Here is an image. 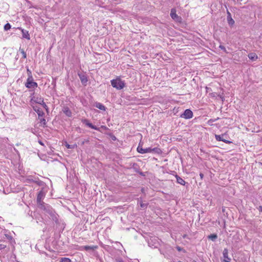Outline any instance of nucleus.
Segmentation results:
<instances>
[{
    "mask_svg": "<svg viewBox=\"0 0 262 262\" xmlns=\"http://www.w3.org/2000/svg\"><path fill=\"white\" fill-rule=\"evenodd\" d=\"M37 207L40 209L43 210L45 213L49 214L53 220H57L54 210L49 205L43 203Z\"/></svg>",
    "mask_w": 262,
    "mask_h": 262,
    "instance_id": "f257e3e1",
    "label": "nucleus"
},
{
    "mask_svg": "<svg viewBox=\"0 0 262 262\" xmlns=\"http://www.w3.org/2000/svg\"><path fill=\"white\" fill-rule=\"evenodd\" d=\"M159 150L158 148H152L151 147L146 148H143L141 146H140V144L139 145L138 147H137V151L140 154H145L147 152H158V151Z\"/></svg>",
    "mask_w": 262,
    "mask_h": 262,
    "instance_id": "f03ea898",
    "label": "nucleus"
},
{
    "mask_svg": "<svg viewBox=\"0 0 262 262\" xmlns=\"http://www.w3.org/2000/svg\"><path fill=\"white\" fill-rule=\"evenodd\" d=\"M112 85L118 90H121L124 86V82L120 79H113L111 80Z\"/></svg>",
    "mask_w": 262,
    "mask_h": 262,
    "instance_id": "7ed1b4c3",
    "label": "nucleus"
},
{
    "mask_svg": "<svg viewBox=\"0 0 262 262\" xmlns=\"http://www.w3.org/2000/svg\"><path fill=\"white\" fill-rule=\"evenodd\" d=\"M45 192L43 191L42 189L39 191V192L37 194L36 200L37 206L44 203L42 201V199L45 197Z\"/></svg>",
    "mask_w": 262,
    "mask_h": 262,
    "instance_id": "20e7f679",
    "label": "nucleus"
},
{
    "mask_svg": "<svg viewBox=\"0 0 262 262\" xmlns=\"http://www.w3.org/2000/svg\"><path fill=\"white\" fill-rule=\"evenodd\" d=\"M180 117L186 119H189L193 117V113L190 110L187 109L181 115Z\"/></svg>",
    "mask_w": 262,
    "mask_h": 262,
    "instance_id": "39448f33",
    "label": "nucleus"
},
{
    "mask_svg": "<svg viewBox=\"0 0 262 262\" xmlns=\"http://www.w3.org/2000/svg\"><path fill=\"white\" fill-rule=\"evenodd\" d=\"M26 86L28 88H34L37 86V83L32 81V76H30L29 77H28L27 82L26 84Z\"/></svg>",
    "mask_w": 262,
    "mask_h": 262,
    "instance_id": "423d86ee",
    "label": "nucleus"
},
{
    "mask_svg": "<svg viewBox=\"0 0 262 262\" xmlns=\"http://www.w3.org/2000/svg\"><path fill=\"white\" fill-rule=\"evenodd\" d=\"M82 122L92 129H95L98 131H100V128L97 127V126L93 125L91 123L89 122V121L88 119H82Z\"/></svg>",
    "mask_w": 262,
    "mask_h": 262,
    "instance_id": "0eeeda50",
    "label": "nucleus"
},
{
    "mask_svg": "<svg viewBox=\"0 0 262 262\" xmlns=\"http://www.w3.org/2000/svg\"><path fill=\"white\" fill-rule=\"evenodd\" d=\"M227 20L228 21V23L229 26H232L234 23V20L232 19L231 17V14L230 12L228 11V9L227 8Z\"/></svg>",
    "mask_w": 262,
    "mask_h": 262,
    "instance_id": "6e6552de",
    "label": "nucleus"
},
{
    "mask_svg": "<svg viewBox=\"0 0 262 262\" xmlns=\"http://www.w3.org/2000/svg\"><path fill=\"white\" fill-rule=\"evenodd\" d=\"M78 76L80 79L81 83L84 85H86V84L88 82V78H87L86 76L81 73H79Z\"/></svg>",
    "mask_w": 262,
    "mask_h": 262,
    "instance_id": "1a4fd4ad",
    "label": "nucleus"
},
{
    "mask_svg": "<svg viewBox=\"0 0 262 262\" xmlns=\"http://www.w3.org/2000/svg\"><path fill=\"white\" fill-rule=\"evenodd\" d=\"M18 29L21 30L23 34V37L24 38H26L28 40L30 39V35L28 31L21 29V28H18Z\"/></svg>",
    "mask_w": 262,
    "mask_h": 262,
    "instance_id": "9d476101",
    "label": "nucleus"
},
{
    "mask_svg": "<svg viewBox=\"0 0 262 262\" xmlns=\"http://www.w3.org/2000/svg\"><path fill=\"white\" fill-rule=\"evenodd\" d=\"M223 136L224 135H215V139L217 141H223L224 142L226 143H230L231 142L228 141V140H226L225 139H223Z\"/></svg>",
    "mask_w": 262,
    "mask_h": 262,
    "instance_id": "9b49d317",
    "label": "nucleus"
},
{
    "mask_svg": "<svg viewBox=\"0 0 262 262\" xmlns=\"http://www.w3.org/2000/svg\"><path fill=\"white\" fill-rule=\"evenodd\" d=\"M34 110L37 113L38 117H42L44 115L43 112L39 107H34Z\"/></svg>",
    "mask_w": 262,
    "mask_h": 262,
    "instance_id": "f8f14e48",
    "label": "nucleus"
},
{
    "mask_svg": "<svg viewBox=\"0 0 262 262\" xmlns=\"http://www.w3.org/2000/svg\"><path fill=\"white\" fill-rule=\"evenodd\" d=\"M63 112L68 117L72 116V112L71 110L69 109L68 107H64L63 108Z\"/></svg>",
    "mask_w": 262,
    "mask_h": 262,
    "instance_id": "ddd939ff",
    "label": "nucleus"
},
{
    "mask_svg": "<svg viewBox=\"0 0 262 262\" xmlns=\"http://www.w3.org/2000/svg\"><path fill=\"white\" fill-rule=\"evenodd\" d=\"M223 255L224 257L225 258L224 260H227L230 261L231 258L228 256V250L227 249H224L223 252Z\"/></svg>",
    "mask_w": 262,
    "mask_h": 262,
    "instance_id": "4468645a",
    "label": "nucleus"
},
{
    "mask_svg": "<svg viewBox=\"0 0 262 262\" xmlns=\"http://www.w3.org/2000/svg\"><path fill=\"white\" fill-rule=\"evenodd\" d=\"M176 179H177V182L182 185H185V181L181 177L178 176V175L176 176Z\"/></svg>",
    "mask_w": 262,
    "mask_h": 262,
    "instance_id": "2eb2a0df",
    "label": "nucleus"
},
{
    "mask_svg": "<svg viewBox=\"0 0 262 262\" xmlns=\"http://www.w3.org/2000/svg\"><path fill=\"white\" fill-rule=\"evenodd\" d=\"M170 16L173 19H175L179 17L178 15L176 14V10L174 9H172L171 10Z\"/></svg>",
    "mask_w": 262,
    "mask_h": 262,
    "instance_id": "dca6fc26",
    "label": "nucleus"
},
{
    "mask_svg": "<svg viewBox=\"0 0 262 262\" xmlns=\"http://www.w3.org/2000/svg\"><path fill=\"white\" fill-rule=\"evenodd\" d=\"M249 58L252 61H255L257 58V56L254 53H251L248 55Z\"/></svg>",
    "mask_w": 262,
    "mask_h": 262,
    "instance_id": "f3484780",
    "label": "nucleus"
},
{
    "mask_svg": "<svg viewBox=\"0 0 262 262\" xmlns=\"http://www.w3.org/2000/svg\"><path fill=\"white\" fill-rule=\"evenodd\" d=\"M96 107H97L98 108L101 110H103V111H105V107L101 103H98L96 104Z\"/></svg>",
    "mask_w": 262,
    "mask_h": 262,
    "instance_id": "a211bd4d",
    "label": "nucleus"
},
{
    "mask_svg": "<svg viewBox=\"0 0 262 262\" xmlns=\"http://www.w3.org/2000/svg\"><path fill=\"white\" fill-rule=\"evenodd\" d=\"M217 237V236L216 234H212L209 235L208 236V238L212 241H215Z\"/></svg>",
    "mask_w": 262,
    "mask_h": 262,
    "instance_id": "6ab92c4d",
    "label": "nucleus"
},
{
    "mask_svg": "<svg viewBox=\"0 0 262 262\" xmlns=\"http://www.w3.org/2000/svg\"><path fill=\"white\" fill-rule=\"evenodd\" d=\"M36 179V178H35L34 179H33L32 176H29V177H28L27 178L26 181L27 182H34V183H35V181Z\"/></svg>",
    "mask_w": 262,
    "mask_h": 262,
    "instance_id": "aec40b11",
    "label": "nucleus"
},
{
    "mask_svg": "<svg viewBox=\"0 0 262 262\" xmlns=\"http://www.w3.org/2000/svg\"><path fill=\"white\" fill-rule=\"evenodd\" d=\"M35 183L38 186H42L44 184V183L42 181L39 180L38 178H36Z\"/></svg>",
    "mask_w": 262,
    "mask_h": 262,
    "instance_id": "412c9836",
    "label": "nucleus"
},
{
    "mask_svg": "<svg viewBox=\"0 0 262 262\" xmlns=\"http://www.w3.org/2000/svg\"><path fill=\"white\" fill-rule=\"evenodd\" d=\"M60 262H71V260L69 258L62 257L60 259Z\"/></svg>",
    "mask_w": 262,
    "mask_h": 262,
    "instance_id": "4be33fe9",
    "label": "nucleus"
},
{
    "mask_svg": "<svg viewBox=\"0 0 262 262\" xmlns=\"http://www.w3.org/2000/svg\"><path fill=\"white\" fill-rule=\"evenodd\" d=\"M82 249L88 251L89 250H94V247L90 246H85L82 247Z\"/></svg>",
    "mask_w": 262,
    "mask_h": 262,
    "instance_id": "5701e85b",
    "label": "nucleus"
},
{
    "mask_svg": "<svg viewBox=\"0 0 262 262\" xmlns=\"http://www.w3.org/2000/svg\"><path fill=\"white\" fill-rule=\"evenodd\" d=\"M11 25L9 23H7L5 26H4V30L5 31H8L9 30H10L11 29Z\"/></svg>",
    "mask_w": 262,
    "mask_h": 262,
    "instance_id": "b1692460",
    "label": "nucleus"
},
{
    "mask_svg": "<svg viewBox=\"0 0 262 262\" xmlns=\"http://www.w3.org/2000/svg\"><path fill=\"white\" fill-rule=\"evenodd\" d=\"M40 104H41L42 105V106L46 109V110L48 112V106L46 105V104L45 103V102H44L43 100H41V103H40Z\"/></svg>",
    "mask_w": 262,
    "mask_h": 262,
    "instance_id": "393cba45",
    "label": "nucleus"
},
{
    "mask_svg": "<svg viewBox=\"0 0 262 262\" xmlns=\"http://www.w3.org/2000/svg\"><path fill=\"white\" fill-rule=\"evenodd\" d=\"M20 53L24 58H26V53L23 49H20Z\"/></svg>",
    "mask_w": 262,
    "mask_h": 262,
    "instance_id": "a878e982",
    "label": "nucleus"
},
{
    "mask_svg": "<svg viewBox=\"0 0 262 262\" xmlns=\"http://www.w3.org/2000/svg\"><path fill=\"white\" fill-rule=\"evenodd\" d=\"M7 245L4 244H0V250H3L6 248Z\"/></svg>",
    "mask_w": 262,
    "mask_h": 262,
    "instance_id": "bb28decb",
    "label": "nucleus"
},
{
    "mask_svg": "<svg viewBox=\"0 0 262 262\" xmlns=\"http://www.w3.org/2000/svg\"><path fill=\"white\" fill-rule=\"evenodd\" d=\"M140 206H141V207H142V208L146 207V206H147V204H144V203H143V202H141V203H140Z\"/></svg>",
    "mask_w": 262,
    "mask_h": 262,
    "instance_id": "cd10ccee",
    "label": "nucleus"
},
{
    "mask_svg": "<svg viewBox=\"0 0 262 262\" xmlns=\"http://www.w3.org/2000/svg\"><path fill=\"white\" fill-rule=\"evenodd\" d=\"M40 122H41V123H42L44 125H45V124H46V121L45 119H44V118H41V119H40Z\"/></svg>",
    "mask_w": 262,
    "mask_h": 262,
    "instance_id": "c85d7f7f",
    "label": "nucleus"
},
{
    "mask_svg": "<svg viewBox=\"0 0 262 262\" xmlns=\"http://www.w3.org/2000/svg\"><path fill=\"white\" fill-rule=\"evenodd\" d=\"M219 47L222 50H223L225 51H226V49H225V48L223 46L220 45Z\"/></svg>",
    "mask_w": 262,
    "mask_h": 262,
    "instance_id": "c756f323",
    "label": "nucleus"
},
{
    "mask_svg": "<svg viewBox=\"0 0 262 262\" xmlns=\"http://www.w3.org/2000/svg\"><path fill=\"white\" fill-rule=\"evenodd\" d=\"M257 209H258L260 212H262V206H259L257 208Z\"/></svg>",
    "mask_w": 262,
    "mask_h": 262,
    "instance_id": "7c9ffc66",
    "label": "nucleus"
},
{
    "mask_svg": "<svg viewBox=\"0 0 262 262\" xmlns=\"http://www.w3.org/2000/svg\"><path fill=\"white\" fill-rule=\"evenodd\" d=\"M66 147L68 148H72V145H70L68 144H66Z\"/></svg>",
    "mask_w": 262,
    "mask_h": 262,
    "instance_id": "2f4dec72",
    "label": "nucleus"
},
{
    "mask_svg": "<svg viewBox=\"0 0 262 262\" xmlns=\"http://www.w3.org/2000/svg\"><path fill=\"white\" fill-rule=\"evenodd\" d=\"M27 72H28V75H29V76H31V75H30V74H31V71L29 70V69H27Z\"/></svg>",
    "mask_w": 262,
    "mask_h": 262,
    "instance_id": "473e14b6",
    "label": "nucleus"
},
{
    "mask_svg": "<svg viewBox=\"0 0 262 262\" xmlns=\"http://www.w3.org/2000/svg\"><path fill=\"white\" fill-rule=\"evenodd\" d=\"M200 176L201 179H203V178L204 177V174L202 173H200Z\"/></svg>",
    "mask_w": 262,
    "mask_h": 262,
    "instance_id": "72a5a7b5",
    "label": "nucleus"
},
{
    "mask_svg": "<svg viewBox=\"0 0 262 262\" xmlns=\"http://www.w3.org/2000/svg\"><path fill=\"white\" fill-rule=\"evenodd\" d=\"M101 127L105 129L107 128V127L105 126H101Z\"/></svg>",
    "mask_w": 262,
    "mask_h": 262,
    "instance_id": "f704fd0d",
    "label": "nucleus"
},
{
    "mask_svg": "<svg viewBox=\"0 0 262 262\" xmlns=\"http://www.w3.org/2000/svg\"><path fill=\"white\" fill-rule=\"evenodd\" d=\"M38 142L41 145H44L43 143L41 141H39Z\"/></svg>",
    "mask_w": 262,
    "mask_h": 262,
    "instance_id": "c9c22d12",
    "label": "nucleus"
},
{
    "mask_svg": "<svg viewBox=\"0 0 262 262\" xmlns=\"http://www.w3.org/2000/svg\"><path fill=\"white\" fill-rule=\"evenodd\" d=\"M177 248L178 250L179 251H180L181 250V248L179 247H178Z\"/></svg>",
    "mask_w": 262,
    "mask_h": 262,
    "instance_id": "e433bc0d",
    "label": "nucleus"
},
{
    "mask_svg": "<svg viewBox=\"0 0 262 262\" xmlns=\"http://www.w3.org/2000/svg\"><path fill=\"white\" fill-rule=\"evenodd\" d=\"M222 262H230L227 260H224Z\"/></svg>",
    "mask_w": 262,
    "mask_h": 262,
    "instance_id": "4c0bfd02",
    "label": "nucleus"
},
{
    "mask_svg": "<svg viewBox=\"0 0 262 262\" xmlns=\"http://www.w3.org/2000/svg\"><path fill=\"white\" fill-rule=\"evenodd\" d=\"M119 262H124L122 260H119Z\"/></svg>",
    "mask_w": 262,
    "mask_h": 262,
    "instance_id": "58836bf2",
    "label": "nucleus"
},
{
    "mask_svg": "<svg viewBox=\"0 0 262 262\" xmlns=\"http://www.w3.org/2000/svg\"><path fill=\"white\" fill-rule=\"evenodd\" d=\"M142 191L144 192V189L143 188L142 189Z\"/></svg>",
    "mask_w": 262,
    "mask_h": 262,
    "instance_id": "ea45409f",
    "label": "nucleus"
},
{
    "mask_svg": "<svg viewBox=\"0 0 262 262\" xmlns=\"http://www.w3.org/2000/svg\"><path fill=\"white\" fill-rule=\"evenodd\" d=\"M38 103H41V101H39V102H38Z\"/></svg>",
    "mask_w": 262,
    "mask_h": 262,
    "instance_id": "a19ab883",
    "label": "nucleus"
},
{
    "mask_svg": "<svg viewBox=\"0 0 262 262\" xmlns=\"http://www.w3.org/2000/svg\"><path fill=\"white\" fill-rule=\"evenodd\" d=\"M178 262H182V261H179Z\"/></svg>",
    "mask_w": 262,
    "mask_h": 262,
    "instance_id": "79ce46f5",
    "label": "nucleus"
},
{
    "mask_svg": "<svg viewBox=\"0 0 262 262\" xmlns=\"http://www.w3.org/2000/svg\"><path fill=\"white\" fill-rule=\"evenodd\" d=\"M193 262H196V261H193Z\"/></svg>",
    "mask_w": 262,
    "mask_h": 262,
    "instance_id": "37998d69",
    "label": "nucleus"
}]
</instances>
